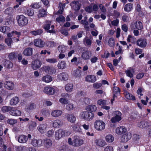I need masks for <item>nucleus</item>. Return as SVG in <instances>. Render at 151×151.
<instances>
[{
	"label": "nucleus",
	"mask_w": 151,
	"mask_h": 151,
	"mask_svg": "<svg viewBox=\"0 0 151 151\" xmlns=\"http://www.w3.org/2000/svg\"><path fill=\"white\" fill-rule=\"evenodd\" d=\"M34 44L35 46L42 48L44 47L45 42L41 39H37L34 40Z\"/></svg>",
	"instance_id": "nucleus-12"
},
{
	"label": "nucleus",
	"mask_w": 151,
	"mask_h": 151,
	"mask_svg": "<svg viewBox=\"0 0 151 151\" xmlns=\"http://www.w3.org/2000/svg\"><path fill=\"white\" fill-rule=\"evenodd\" d=\"M85 10L88 13H91L93 11L92 6L91 5L87 6L85 8Z\"/></svg>",
	"instance_id": "nucleus-63"
},
{
	"label": "nucleus",
	"mask_w": 151,
	"mask_h": 151,
	"mask_svg": "<svg viewBox=\"0 0 151 151\" xmlns=\"http://www.w3.org/2000/svg\"><path fill=\"white\" fill-rule=\"evenodd\" d=\"M91 56V53L89 51L87 50L83 53L82 55V57L84 60L90 59Z\"/></svg>",
	"instance_id": "nucleus-21"
},
{
	"label": "nucleus",
	"mask_w": 151,
	"mask_h": 151,
	"mask_svg": "<svg viewBox=\"0 0 151 151\" xmlns=\"http://www.w3.org/2000/svg\"><path fill=\"white\" fill-rule=\"evenodd\" d=\"M52 80V77L50 76H45L42 78V81L47 83H48L51 81Z\"/></svg>",
	"instance_id": "nucleus-47"
},
{
	"label": "nucleus",
	"mask_w": 151,
	"mask_h": 151,
	"mask_svg": "<svg viewBox=\"0 0 151 151\" xmlns=\"http://www.w3.org/2000/svg\"><path fill=\"white\" fill-rule=\"evenodd\" d=\"M115 116L112 117L111 121L112 123H116L119 122L122 119L121 113L119 111H116L115 112Z\"/></svg>",
	"instance_id": "nucleus-6"
},
{
	"label": "nucleus",
	"mask_w": 151,
	"mask_h": 151,
	"mask_svg": "<svg viewBox=\"0 0 151 151\" xmlns=\"http://www.w3.org/2000/svg\"><path fill=\"white\" fill-rule=\"evenodd\" d=\"M56 20L58 22H63L65 21V18L63 16L60 15L58 17L56 18Z\"/></svg>",
	"instance_id": "nucleus-56"
},
{
	"label": "nucleus",
	"mask_w": 151,
	"mask_h": 151,
	"mask_svg": "<svg viewBox=\"0 0 151 151\" xmlns=\"http://www.w3.org/2000/svg\"><path fill=\"white\" fill-rule=\"evenodd\" d=\"M73 129L76 132H79L81 131V129L79 127L78 124L77 123L72 126Z\"/></svg>",
	"instance_id": "nucleus-50"
},
{
	"label": "nucleus",
	"mask_w": 151,
	"mask_h": 151,
	"mask_svg": "<svg viewBox=\"0 0 151 151\" xmlns=\"http://www.w3.org/2000/svg\"><path fill=\"white\" fill-rule=\"evenodd\" d=\"M19 99L18 97H14L10 100V104L11 105H16L19 102Z\"/></svg>",
	"instance_id": "nucleus-38"
},
{
	"label": "nucleus",
	"mask_w": 151,
	"mask_h": 151,
	"mask_svg": "<svg viewBox=\"0 0 151 151\" xmlns=\"http://www.w3.org/2000/svg\"><path fill=\"white\" fill-rule=\"evenodd\" d=\"M43 143L44 147L47 148L50 147L52 144V141L49 139H44Z\"/></svg>",
	"instance_id": "nucleus-23"
},
{
	"label": "nucleus",
	"mask_w": 151,
	"mask_h": 151,
	"mask_svg": "<svg viewBox=\"0 0 151 151\" xmlns=\"http://www.w3.org/2000/svg\"><path fill=\"white\" fill-rule=\"evenodd\" d=\"M18 25L22 27L27 25L28 23V19L23 15H18L17 17Z\"/></svg>",
	"instance_id": "nucleus-3"
},
{
	"label": "nucleus",
	"mask_w": 151,
	"mask_h": 151,
	"mask_svg": "<svg viewBox=\"0 0 151 151\" xmlns=\"http://www.w3.org/2000/svg\"><path fill=\"white\" fill-rule=\"evenodd\" d=\"M4 65L6 67L9 68H12L13 67L12 63L7 60H5Z\"/></svg>",
	"instance_id": "nucleus-49"
},
{
	"label": "nucleus",
	"mask_w": 151,
	"mask_h": 151,
	"mask_svg": "<svg viewBox=\"0 0 151 151\" xmlns=\"http://www.w3.org/2000/svg\"><path fill=\"white\" fill-rule=\"evenodd\" d=\"M68 149V146L64 143H62L59 147V151H66Z\"/></svg>",
	"instance_id": "nucleus-46"
},
{
	"label": "nucleus",
	"mask_w": 151,
	"mask_h": 151,
	"mask_svg": "<svg viewBox=\"0 0 151 151\" xmlns=\"http://www.w3.org/2000/svg\"><path fill=\"white\" fill-rule=\"evenodd\" d=\"M54 134V131L53 129H51L47 132L46 135L48 137H52L53 135Z\"/></svg>",
	"instance_id": "nucleus-58"
},
{
	"label": "nucleus",
	"mask_w": 151,
	"mask_h": 151,
	"mask_svg": "<svg viewBox=\"0 0 151 151\" xmlns=\"http://www.w3.org/2000/svg\"><path fill=\"white\" fill-rule=\"evenodd\" d=\"M105 140L108 143H111L114 141V137L112 134H108L106 136Z\"/></svg>",
	"instance_id": "nucleus-34"
},
{
	"label": "nucleus",
	"mask_w": 151,
	"mask_h": 151,
	"mask_svg": "<svg viewBox=\"0 0 151 151\" xmlns=\"http://www.w3.org/2000/svg\"><path fill=\"white\" fill-rule=\"evenodd\" d=\"M51 21H47L46 22L44 26V29L47 32L50 33H55V30H54V26L51 25Z\"/></svg>",
	"instance_id": "nucleus-5"
},
{
	"label": "nucleus",
	"mask_w": 151,
	"mask_h": 151,
	"mask_svg": "<svg viewBox=\"0 0 151 151\" xmlns=\"http://www.w3.org/2000/svg\"><path fill=\"white\" fill-rule=\"evenodd\" d=\"M73 146L79 147L83 144V140L79 137H75L73 140Z\"/></svg>",
	"instance_id": "nucleus-10"
},
{
	"label": "nucleus",
	"mask_w": 151,
	"mask_h": 151,
	"mask_svg": "<svg viewBox=\"0 0 151 151\" xmlns=\"http://www.w3.org/2000/svg\"><path fill=\"white\" fill-rule=\"evenodd\" d=\"M135 26L136 28L139 30H140L143 28L142 24L140 21H137L136 22Z\"/></svg>",
	"instance_id": "nucleus-48"
},
{
	"label": "nucleus",
	"mask_w": 151,
	"mask_h": 151,
	"mask_svg": "<svg viewBox=\"0 0 151 151\" xmlns=\"http://www.w3.org/2000/svg\"><path fill=\"white\" fill-rule=\"evenodd\" d=\"M58 77L61 80L66 81L68 79V75L65 73H62L59 74Z\"/></svg>",
	"instance_id": "nucleus-31"
},
{
	"label": "nucleus",
	"mask_w": 151,
	"mask_h": 151,
	"mask_svg": "<svg viewBox=\"0 0 151 151\" xmlns=\"http://www.w3.org/2000/svg\"><path fill=\"white\" fill-rule=\"evenodd\" d=\"M83 43L86 46H91L93 42V38L91 37H86L83 40Z\"/></svg>",
	"instance_id": "nucleus-18"
},
{
	"label": "nucleus",
	"mask_w": 151,
	"mask_h": 151,
	"mask_svg": "<svg viewBox=\"0 0 151 151\" xmlns=\"http://www.w3.org/2000/svg\"><path fill=\"white\" fill-rule=\"evenodd\" d=\"M72 3L74 4L73 6L75 10L78 11L79 10L81 5L78 1H73Z\"/></svg>",
	"instance_id": "nucleus-32"
},
{
	"label": "nucleus",
	"mask_w": 151,
	"mask_h": 151,
	"mask_svg": "<svg viewBox=\"0 0 151 151\" xmlns=\"http://www.w3.org/2000/svg\"><path fill=\"white\" fill-rule=\"evenodd\" d=\"M127 131V129L124 126H119L115 129V132L118 135L124 134Z\"/></svg>",
	"instance_id": "nucleus-11"
},
{
	"label": "nucleus",
	"mask_w": 151,
	"mask_h": 151,
	"mask_svg": "<svg viewBox=\"0 0 151 151\" xmlns=\"http://www.w3.org/2000/svg\"><path fill=\"white\" fill-rule=\"evenodd\" d=\"M43 91L45 93L51 95H53L55 93V90L50 87H46L43 90Z\"/></svg>",
	"instance_id": "nucleus-16"
},
{
	"label": "nucleus",
	"mask_w": 151,
	"mask_h": 151,
	"mask_svg": "<svg viewBox=\"0 0 151 151\" xmlns=\"http://www.w3.org/2000/svg\"><path fill=\"white\" fill-rule=\"evenodd\" d=\"M13 10L12 8H9L6 9L5 11V13L6 14L9 15H11L12 14Z\"/></svg>",
	"instance_id": "nucleus-55"
},
{
	"label": "nucleus",
	"mask_w": 151,
	"mask_h": 151,
	"mask_svg": "<svg viewBox=\"0 0 151 151\" xmlns=\"http://www.w3.org/2000/svg\"><path fill=\"white\" fill-rule=\"evenodd\" d=\"M67 120L71 123H74L76 120L75 116L73 114H68L66 116Z\"/></svg>",
	"instance_id": "nucleus-25"
},
{
	"label": "nucleus",
	"mask_w": 151,
	"mask_h": 151,
	"mask_svg": "<svg viewBox=\"0 0 151 151\" xmlns=\"http://www.w3.org/2000/svg\"><path fill=\"white\" fill-rule=\"evenodd\" d=\"M73 88V85L71 83H68L65 86V89L68 92L72 91Z\"/></svg>",
	"instance_id": "nucleus-35"
},
{
	"label": "nucleus",
	"mask_w": 151,
	"mask_h": 151,
	"mask_svg": "<svg viewBox=\"0 0 151 151\" xmlns=\"http://www.w3.org/2000/svg\"><path fill=\"white\" fill-rule=\"evenodd\" d=\"M4 85L5 87L9 90H12L14 88V84L11 81L5 82Z\"/></svg>",
	"instance_id": "nucleus-24"
},
{
	"label": "nucleus",
	"mask_w": 151,
	"mask_h": 151,
	"mask_svg": "<svg viewBox=\"0 0 151 151\" xmlns=\"http://www.w3.org/2000/svg\"><path fill=\"white\" fill-rule=\"evenodd\" d=\"M131 137V134L130 133H127L122 135L121 138V141L122 142H126L128 141Z\"/></svg>",
	"instance_id": "nucleus-15"
},
{
	"label": "nucleus",
	"mask_w": 151,
	"mask_h": 151,
	"mask_svg": "<svg viewBox=\"0 0 151 151\" xmlns=\"http://www.w3.org/2000/svg\"><path fill=\"white\" fill-rule=\"evenodd\" d=\"M42 65L41 62L39 60H35L32 62L31 66L34 70H36L39 68Z\"/></svg>",
	"instance_id": "nucleus-13"
},
{
	"label": "nucleus",
	"mask_w": 151,
	"mask_h": 151,
	"mask_svg": "<svg viewBox=\"0 0 151 151\" xmlns=\"http://www.w3.org/2000/svg\"><path fill=\"white\" fill-rule=\"evenodd\" d=\"M96 106L94 105H91L88 106L86 107V110L90 111V112H93L96 111L97 110Z\"/></svg>",
	"instance_id": "nucleus-30"
},
{
	"label": "nucleus",
	"mask_w": 151,
	"mask_h": 151,
	"mask_svg": "<svg viewBox=\"0 0 151 151\" xmlns=\"http://www.w3.org/2000/svg\"><path fill=\"white\" fill-rule=\"evenodd\" d=\"M141 9L140 5L139 4H137L136 7V9L138 12H139L140 16H143V14L141 12Z\"/></svg>",
	"instance_id": "nucleus-61"
},
{
	"label": "nucleus",
	"mask_w": 151,
	"mask_h": 151,
	"mask_svg": "<svg viewBox=\"0 0 151 151\" xmlns=\"http://www.w3.org/2000/svg\"><path fill=\"white\" fill-rule=\"evenodd\" d=\"M62 113V111L60 110H53L51 113V115L53 117H57L60 116Z\"/></svg>",
	"instance_id": "nucleus-26"
},
{
	"label": "nucleus",
	"mask_w": 151,
	"mask_h": 151,
	"mask_svg": "<svg viewBox=\"0 0 151 151\" xmlns=\"http://www.w3.org/2000/svg\"><path fill=\"white\" fill-rule=\"evenodd\" d=\"M5 42L9 46H11L12 43V41L11 38H8L6 39Z\"/></svg>",
	"instance_id": "nucleus-60"
},
{
	"label": "nucleus",
	"mask_w": 151,
	"mask_h": 151,
	"mask_svg": "<svg viewBox=\"0 0 151 151\" xmlns=\"http://www.w3.org/2000/svg\"><path fill=\"white\" fill-rule=\"evenodd\" d=\"M24 12L25 14L30 16H32L34 14V12L33 10L30 9H25L24 10Z\"/></svg>",
	"instance_id": "nucleus-43"
},
{
	"label": "nucleus",
	"mask_w": 151,
	"mask_h": 151,
	"mask_svg": "<svg viewBox=\"0 0 151 151\" xmlns=\"http://www.w3.org/2000/svg\"><path fill=\"white\" fill-rule=\"evenodd\" d=\"M58 50L61 52H64L67 49V47L64 45H61L58 46Z\"/></svg>",
	"instance_id": "nucleus-53"
},
{
	"label": "nucleus",
	"mask_w": 151,
	"mask_h": 151,
	"mask_svg": "<svg viewBox=\"0 0 151 151\" xmlns=\"http://www.w3.org/2000/svg\"><path fill=\"white\" fill-rule=\"evenodd\" d=\"M134 72V70L133 68H130L129 69H127L125 71V73L127 76L132 78L133 76L132 73Z\"/></svg>",
	"instance_id": "nucleus-37"
},
{
	"label": "nucleus",
	"mask_w": 151,
	"mask_h": 151,
	"mask_svg": "<svg viewBox=\"0 0 151 151\" xmlns=\"http://www.w3.org/2000/svg\"><path fill=\"white\" fill-rule=\"evenodd\" d=\"M42 68L46 73L50 74H54L56 72V69L52 66H45Z\"/></svg>",
	"instance_id": "nucleus-7"
},
{
	"label": "nucleus",
	"mask_w": 151,
	"mask_h": 151,
	"mask_svg": "<svg viewBox=\"0 0 151 151\" xmlns=\"http://www.w3.org/2000/svg\"><path fill=\"white\" fill-rule=\"evenodd\" d=\"M94 127L97 130L101 131L105 129V124L103 121L97 120L94 122Z\"/></svg>",
	"instance_id": "nucleus-2"
},
{
	"label": "nucleus",
	"mask_w": 151,
	"mask_h": 151,
	"mask_svg": "<svg viewBox=\"0 0 151 151\" xmlns=\"http://www.w3.org/2000/svg\"><path fill=\"white\" fill-rule=\"evenodd\" d=\"M63 124V122L62 121L57 119L52 122V126L54 128H57L62 126Z\"/></svg>",
	"instance_id": "nucleus-14"
},
{
	"label": "nucleus",
	"mask_w": 151,
	"mask_h": 151,
	"mask_svg": "<svg viewBox=\"0 0 151 151\" xmlns=\"http://www.w3.org/2000/svg\"><path fill=\"white\" fill-rule=\"evenodd\" d=\"M97 102L98 104L99 105H102V106L106 104V101L102 99L98 100Z\"/></svg>",
	"instance_id": "nucleus-62"
},
{
	"label": "nucleus",
	"mask_w": 151,
	"mask_h": 151,
	"mask_svg": "<svg viewBox=\"0 0 151 151\" xmlns=\"http://www.w3.org/2000/svg\"><path fill=\"white\" fill-rule=\"evenodd\" d=\"M21 113V111H20L17 109H13L10 112V114L11 115L15 116H20Z\"/></svg>",
	"instance_id": "nucleus-29"
},
{
	"label": "nucleus",
	"mask_w": 151,
	"mask_h": 151,
	"mask_svg": "<svg viewBox=\"0 0 151 151\" xmlns=\"http://www.w3.org/2000/svg\"><path fill=\"white\" fill-rule=\"evenodd\" d=\"M137 125L138 127L141 128H147L149 127L150 124L148 122L143 121L138 122Z\"/></svg>",
	"instance_id": "nucleus-19"
},
{
	"label": "nucleus",
	"mask_w": 151,
	"mask_h": 151,
	"mask_svg": "<svg viewBox=\"0 0 151 151\" xmlns=\"http://www.w3.org/2000/svg\"><path fill=\"white\" fill-rule=\"evenodd\" d=\"M90 99L88 97H81L78 101L79 104L83 105L84 104H88L90 103Z\"/></svg>",
	"instance_id": "nucleus-20"
},
{
	"label": "nucleus",
	"mask_w": 151,
	"mask_h": 151,
	"mask_svg": "<svg viewBox=\"0 0 151 151\" xmlns=\"http://www.w3.org/2000/svg\"><path fill=\"white\" fill-rule=\"evenodd\" d=\"M135 39L132 37L130 35H129L128 36V38L127 39V41L130 42H131L132 43H134V40H135Z\"/></svg>",
	"instance_id": "nucleus-59"
},
{
	"label": "nucleus",
	"mask_w": 151,
	"mask_h": 151,
	"mask_svg": "<svg viewBox=\"0 0 151 151\" xmlns=\"http://www.w3.org/2000/svg\"><path fill=\"white\" fill-rule=\"evenodd\" d=\"M95 142L97 145L100 147H103L105 144V142L101 139H96L95 140Z\"/></svg>",
	"instance_id": "nucleus-39"
},
{
	"label": "nucleus",
	"mask_w": 151,
	"mask_h": 151,
	"mask_svg": "<svg viewBox=\"0 0 151 151\" xmlns=\"http://www.w3.org/2000/svg\"><path fill=\"white\" fill-rule=\"evenodd\" d=\"M66 64L64 61H60L58 62V69H64L66 67Z\"/></svg>",
	"instance_id": "nucleus-36"
},
{
	"label": "nucleus",
	"mask_w": 151,
	"mask_h": 151,
	"mask_svg": "<svg viewBox=\"0 0 151 151\" xmlns=\"http://www.w3.org/2000/svg\"><path fill=\"white\" fill-rule=\"evenodd\" d=\"M46 60L47 62L51 63H54L57 61V60L55 58L46 59Z\"/></svg>",
	"instance_id": "nucleus-57"
},
{
	"label": "nucleus",
	"mask_w": 151,
	"mask_h": 151,
	"mask_svg": "<svg viewBox=\"0 0 151 151\" xmlns=\"http://www.w3.org/2000/svg\"><path fill=\"white\" fill-rule=\"evenodd\" d=\"M47 129V125L46 124H41L37 127L38 130L42 134L45 132Z\"/></svg>",
	"instance_id": "nucleus-17"
},
{
	"label": "nucleus",
	"mask_w": 151,
	"mask_h": 151,
	"mask_svg": "<svg viewBox=\"0 0 151 151\" xmlns=\"http://www.w3.org/2000/svg\"><path fill=\"white\" fill-rule=\"evenodd\" d=\"M20 35V33L19 32H17V31H13L11 33L7 34V36L8 37H11L13 36L17 37H19Z\"/></svg>",
	"instance_id": "nucleus-33"
},
{
	"label": "nucleus",
	"mask_w": 151,
	"mask_h": 151,
	"mask_svg": "<svg viewBox=\"0 0 151 151\" xmlns=\"http://www.w3.org/2000/svg\"><path fill=\"white\" fill-rule=\"evenodd\" d=\"M124 95L126 98L128 99L134 100H135V97L132 94L129 93L127 92L124 93Z\"/></svg>",
	"instance_id": "nucleus-42"
},
{
	"label": "nucleus",
	"mask_w": 151,
	"mask_h": 151,
	"mask_svg": "<svg viewBox=\"0 0 151 151\" xmlns=\"http://www.w3.org/2000/svg\"><path fill=\"white\" fill-rule=\"evenodd\" d=\"M32 49L31 47H27L24 50V54L27 56L31 55L32 54Z\"/></svg>",
	"instance_id": "nucleus-28"
},
{
	"label": "nucleus",
	"mask_w": 151,
	"mask_h": 151,
	"mask_svg": "<svg viewBox=\"0 0 151 151\" xmlns=\"http://www.w3.org/2000/svg\"><path fill=\"white\" fill-rule=\"evenodd\" d=\"M8 57L10 60H12L16 58L15 53L13 52L10 53L8 55Z\"/></svg>",
	"instance_id": "nucleus-54"
},
{
	"label": "nucleus",
	"mask_w": 151,
	"mask_h": 151,
	"mask_svg": "<svg viewBox=\"0 0 151 151\" xmlns=\"http://www.w3.org/2000/svg\"><path fill=\"white\" fill-rule=\"evenodd\" d=\"M0 30L1 32L6 33L9 32L10 29L9 27L7 26H1L0 27Z\"/></svg>",
	"instance_id": "nucleus-44"
},
{
	"label": "nucleus",
	"mask_w": 151,
	"mask_h": 151,
	"mask_svg": "<svg viewBox=\"0 0 151 151\" xmlns=\"http://www.w3.org/2000/svg\"><path fill=\"white\" fill-rule=\"evenodd\" d=\"M96 79V76L93 75H88L85 77V81L88 82L94 83Z\"/></svg>",
	"instance_id": "nucleus-22"
},
{
	"label": "nucleus",
	"mask_w": 151,
	"mask_h": 151,
	"mask_svg": "<svg viewBox=\"0 0 151 151\" xmlns=\"http://www.w3.org/2000/svg\"><path fill=\"white\" fill-rule=\"evenodd\" d=\"M122 20L124 22H127L129 19V17L128 15L125 14L123 15L122 17Z\"/></svg>",
	"instance_id": "nucleus-64"
},
{
	"label": "nucleus",
	"mask_w": 151,
	"mask_h": 151,
	"mask_svg": "<svg viewBox=\"0 0 151 151\" xmlns=\"http://www.w3.org/2000/svg\"><path fill=\"white\" fill-rule=\"evenodd\" d=\"M47 15V12L44 9H42L40 10L39 16L40 17H45Z\"/></svg>",
	"instance_id": "nucleus-45"
},
{
	"label": "nucleus",
	"mask_w": 151,
	"mask_h": 151,
	"mask_svg": "<svg viewBox=\"0 0 151 151\" xmlns=\"http://www.w3.org/2000/svg\"><path fill=\"white\" fill-rule=\"evenodd\" d=\"M65 132L67 133L69 135L70 133L69 131L67 132L62 129H59L57 130L55 132V139L59 140L60 139L65 136Z\"/></svg>",
	"instance_id": "nucleus-4"
},
{
	"label": "nucleus",
	"mask_w": 151,
	"mask_h": 151,
	"mask_svg": "<svg viewBox=\"0 0 151 151\" xmlns=\"http://www.w3.org/2000/svg\"><path fill=\"white\" fill-rule=\"evenodd\" d=\"M42 141L41 139L33 138L31 140V143L35 147H39L42 145Z\"/></svg>",
	"instance_id": "nucleus-8"
},
{
	"label": "nucleus",
	"mask_w": 151,
	"mask_h": 151,
	"mask_svg": "<svg viewBox=\"0 0 151 151\" xmlns=\"http://www.w3.org/2000/svg\"><path fill=\"white\" fill-rule=\"evenodd\" d=\"M108 43L110 47H113L115 45L114 40L113 38L111 37L109 39Z\"/></svg>",
	"instance_id": "nucleus-52"
},
{
	"label": "nucleus",
	"mask_w": 151,
	"mask_h": 151,
	"mask_svg": "<svg viewBox=\"0 0 151 151\" xmlns=\"http://www.w3.org/2000/svg\"><path fill=\"white\" fill-rule=\"evenodd\" d=\"M42 32L41 29H39L35 31H33L30 32V33L33 35H37L41 34Z\"/></svg>",
	"instance_id": "nucleus-51"
},
{
	"label": "nucleus",
	"mask_w": 151,
	"mask_h": 151,
	"mask_svg": "<svg viewBox=\"0 0 151 151\" xmlns=\"http://www.w3.org/2000/svg\"><path fill=\"white\" fill-rule=\"evenodd\" d=\"M28 140V138L27 136L21 135L18 137V142L20 143H25Z\"/></svg>",
	"instance_id": "nucleus-27"
},
{
	"label": "nucleus",
	"mask_w": 151,
	"mask_h": 151,
	"mask_svg": "<svg viewBox=\"0 0 151 151\" xmlns=\"http://www.w3.org/2000/svg\"><path fill=\"white\" fill-rule=\"evenodd\" d=\"M136 44L137 46L141 48H145L147 45V40L145 39H139L137 40Z\"/></svg>",
	"instance_id": "nucleus-9"
},
{
	"label": "nucleus",
	"mask_w": 151,
	"mask_h": 151,
	"mask_svg": "<svg viewBox=\"0 0 151 151\" xmlns=\"http://www.w3.org/2000/svg\"><path fill=\"white\" fill-rule=\"evenodd\" d=\"M80 116L81 119L87 121L92 120L94 116V113L88 111H83L81 113Z\"/></svg>",
	"instance_id": "nucleus-1"
},
{
	"label": "nucleus",
	"mask_w": 151,
	"mask_h": 151,
	"mask_svg": "<svg viewBox=\"0 0 151 151\" xmlns=\"http://www.w3.org/2000/svg\"><path fill=\"white\" fill-rule=\"evenodd\" d=\"M13 108V107L11 106H4L1 108V111L3 113H5L11 111Z\"/></svg>",
	"instance_id": "nucleus-40"
},
{
	"label": "nucleus",
	"mask_w": 151,
	"mask_h": 151,
	"mask_svg": "<svg viewBox=\"0 0 151 151\" xmlns=\"http://www.w3.org/2000/svg\"><path fill=\"white\" fill-rule=\"evenodd\" d=\"M133 8L132 4L131 3L127 4L124 7V10L125 11L129 12L132 10Z\"/></svg>",
	"instance_id": "nucleus-41"
}]
</instances>
